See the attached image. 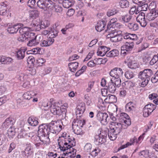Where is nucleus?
<instances>
[{
	"label": "nucleus",
	"mask_w": 158,
	"mask_h": 158,
	"mask_svg": "<svg viewBox=\"0 0 158 158\" xmlns=\"http://www.w3.org/2000/svg\"><path fill=\"white\" fill-rule=\"evenodd\" d=\"M59 148L61 151H65L64 153L62 158H75L77 152L76 150L73 148L75 146L76 142L75 139L70 135H67L64 133L59 137L57 140Z\"/></svg>",
	"instance_id": "1"
},
{
	"label": "nucleus",
	"mask_w": 158,
	"mask_h": 158,
	"mask_svg": "<svg viewBox=\"0 0 158 158\" xmlns=\"http://www.w3.org/2000/svg\"><path fill=\"white\" fill-rule=\"evenodd\" d=\"M38 136L43 144L48 145L50 142L49 138L50 134L48 124H43L38 127Z\"/></svg>",
	"instance_id": "2"
},
{
	"label": "nucleus",
	"mask_w": 158,
	"mask_h": 158,
	"mask_svg": "<svg viewBox=\"0 0 158 158\" xmlns=\"http://www.w3.org/2000/svg\"><path fill=\"white\" fill-rule=\"evenodd\" d=\"M76 114L77 116V119H74L72 123V126L78 127H82L85 124V121L83 118H80L85 112V108L83 104L78 105L77 107Z\"/></svg>",
	"instance_id": "3"
},
{
	"label": "nucleus",
	"mask_w": 158,
	"mask_h": 158,
	"mask_svg": "<svg viewBox=\"0 0 158 158\" xmlns=\"http://www.w3.org/2000/svg\"><path fill=\"white\" fill-rule=\"evenodd\" d=\"M123 73L122 69L120 68L115 67L112 69L109 73L110 75L112 77L110 79V81H114L118 86H120L121 82V78L122 77Z\"/></svg>",
	"instance_id": "4"
},
{
	"label": "nucleus",
	"mask_w": 158,
	"mask_h": 158,
	"mask_svg": "<svg viewBox=\"0 0 158 158\" xmlns=\"http://www.w3.org/2000/svg\"><path fill=\"white\" fill-rule=\"evenodd\" d=\"M153 74L152 71L149 69H145L139 72L138 76L139 78L142 81L141 83L142 87H144L148 84Z\"/></svg>",
	"instance_id": "5"
},
{
	"label": "nucleus",
	"mask_w": 158,
	"mask_h": 158,
	"mask_svg": "<svg viewBox=\"0 0 158 158\" xmlns=\"http://www.w3.org/2000/svg\"><path fill=\"white\" fill-rule=\"evenodd\" d=\"M129 118V116L126 113H121L118 121L112 122V123L120 124L123 129H126L131 124Z\"/></svg>",
	"instance_id": "6"
},
{
	"label": "nucleus",
	"mask_w": 158,
	"mask_h": 158,
	"mask_svg": "<svg viewBox=\"0 0 158 158\" xmlns=\"http://www.w3.org/2000/svg\"><path fill=\"white\" fill-rule=\"evenodd\" d=\"M111 124L114 127L108 130V135L109 138L111 140H115L117 137V135L122 131L123 129L121 127L120 125L111 123Z\"/></svg>",
	"instance_id": "7"
},
{
	"label": "nucleus",
	"mask_w": 158,
	"mask_h": 158,
	"mask_svg": "<svg viewBox=\"0 0 158 158\" xmlns=\"http://www.w3.org/2000/svg\"><path fill=\"white\" fill-rule=\"evenodd\" d=\"M34 153L33 148L31 144L27 143L24 150L21 152L20 156L22 158H30L32 156Z\"/></svg>",
	"instance_id": "8"
},
{
	"label": "nucleus",
	"mask_w": 158,
	"mask_h": 158,
	"mask_svg": "<svg viewBox=\"0 0 158 158\" xmlns=\"http://www.w3.org/2000/svg\"><path fill=\"white\" fill-rule=\"evenodd\" d=\"M50 133L55 134H58L64 128L63 126L59 123V122L52 121L48 124Z\"/></svg>",
	"instance_id": "9"
},
{
	"label": "nucleus",
	"mask_w": 158,
	"mask_h": 158,
	"mask_svg": "<svg viewBox=\"0 0 158 158\" xmlns=\"http://www.w3.org/2000/svg\"><path fill=\"white\" fill-rule=\"evenodd\" d=\"M156 106L152 103L146 105L143 109V115L144 117H148L156 109Z\"/></svg>",
	"instance_id": "10"
},
{
	"label": "nucleus",
	"mask_w": 158,
	"mask_h": 158,
	"mask_svg": "<svg viewBox=\"0 0 158 158\" xmlns=\"http://www.w3.org/2000/svg\"><path fill=\"white\" fill-rule=\"evenodd\" d=\"M20 24L22 25V26L19 29V33L20 34V36L19 38H18V40L22 41L24 40L26 33H27L28 31H31L32 29L30 27H24L23 24L21 23Z\"/></svg>",
	"instance_id": "11"
},
{
	"label": "nucleus",
	"mask_w": 158,
	"mask_h": 158,
	"mask_svg": "<svg viewBox=\"0 0 158 158\" xmlns=\"http://www.w3.org/2000/svg\"><path fill=\"white\" fill-rule=\"evenodd\" d=\"M108 117V114L106 113H103L100 111H99L96 115L97 119L103 124L107 123V118Z\"/></svg>",
	"instance_id": "12"
},
{
	"label": "nucleus",
	"mask_w": 158,
	"mask_h": 158,
	"mask_svg": "<svg viewBox=\"0 0 158 158\" xmlns=\"http://www.w3.org/2000/svg\"><path fill=\"white\" fill-rule=\"evenodd\" d=\"M125 62L127 63L128 67L131 69H135L138 67V64L132 56H127Z\"/></svg>",
	"instance_id": "13"
},
{
	"label": "nucleus",
	"mask_w": 158,
	"mask_h": 158,
	"mask_svg": "<svg viewBox=\"0 0 158 158\" xmlns=\"http://www.w3.org/2000/svg\"><path fill=\"white\" fill-rule=\"evenodd\" d=\"M20 23H18L13 25H10V24L7 25V31L10 34L16 33L19 30V28L21 27Z\"/></svg>",
	"instance_id": "14"
},
{
	"label": "nucleus",
	"mask_w": 158,
	"mask_h": 158,
	"mask_svg": "<svg viewBox=\"0 0 158 158\" xmlns=\"http://www.w3.org/2000/svg\"><path fill=\"white\" fill-rule=\"evenodd\" d=\"M36 4L38 6L42 9V13L46 14L47 12V7L48 3L47 2L46 0H38Z\"/></svg>",
	"instance_id": "15"
},
{
	"label": "nucleus",
	"mask_w": 158,
	"mask_h": 158,
	"mask_svg": "<svg viewBox=\"0 0 158 158\" xmlns=\"http://www.w3.org/2000/svg\"><path fill=\"white\" fill-rule=\"evenodd\" d=\"M137 21L139 23L140 25L143 27H145L147 25L145 20V14L143 12H140L136 18Z\"/></svg>",
	"instance_id": "16"
},
{
	"label": "nucleus",
	"mask_w": 158,
	"mask_h": 158,
	"mask_svg": "<svg viewBox=\"0 0 158 158\" xmlns=\"http://www.w3.org/2000/svg\"><path fill=\"white\" fill-rule=\"evenodd\" d=\"M7 5L4 2L0 3V15L5 16H8V11Z\"/></svg>",
	"instance_id": "17"
},
{
	"label": "nucleus",
	"mask_w": 158,
	"mask_h": 158,
	"mask_svg": "<svg viewBox=\"0 0 158 158\" xmlns=\"http://www.w3.org/2000/svg\"><path fill=\"white\" fill-rule=\"evenodd\" d=\"M152 10L146 16L147 19L149 21L154 20L158 16V9H155V8H152Z\"/></svg>",
	"instance_id": "18"
},
{
	"label": "nucleus",
	"mask_w": 158,
	"mask_h": 158,
	"mask_svg": "<svg viewBox=\"0 0 158 158\" xmlns=\"http://www.w3.org/2000/svg\"><path fill=\"white\" fill-rule=\"evenodd\" d=\"M139 155L145 158H157L154 154L149 152L148 150H143L140 152L139 153Z\"/></svg>",
	"instance_id": "19"
},
{
	"label": "nucleus",
	"mask_w": 158,
	"mask_h": 158,
	"mask_svg": "<svg viewBox=\"0 0 158 158\" xmlns=\"http://www.w3.org/2000/svg\"><path fill=\"white\" fill-rule=\"evenodd\" d=\"M63 110H62V109L60 107H57V108L52 110H50L51 112L54 115H57L58 116L62 115L63 116L64 114L65 115L66 113V110L65 108L64 109L62 108Z\"/></svg>",
	"instance_id": "20"
},
{
	"label": "nucleus",
	"mask_w": 158,
	"mask_h": 158,
	"mask_svg": "<svg viewBox=\"0 0 158 158\" xmlns=\"http://www.w3.org/2000/svg\"><path fill=\"white\" fill-rule=\"evenodd\" d=\"M106 24V21L102 19V20L99 21L95 26L96 30L98 31H101L104 29Z\"/></svg>",
	"instance_id": "21"
},
{
	"label": "nucleus",
	"mask_w": 158,
	"mask_h": 158,
	"mask_svg": "<svg viewBox=\"0 0 158 158\" xmlns=\"http://www.w3.org/2000/svg\"><path fill=\"white\" fill-rule=\"evenodd\" d=\"M137 138L134 136L133 138H131L130 142H128L126 144L124 145H123L121 146L118 149V151H119L120 150L123 149L129 146H131L132 145H134L135 143H137Z\"/></svg>",
	"instance_id": "22"
},
{
	"label": "nucleus",
	"mask_w": 158,
	"mask_h": 158,
	"mask_svg": "<svg viewBox=\"0 0 158 158\" xmlns=\"http://www.w3.org/2000/svg\"><path fill=\"white\" fill-rule=\"evenodd\" d=\"M110 49V48H107L104 46H101L98 48L97 52L98 55L104 56L105 55H106L107 53L108 52Z\"/></svg>",
	"instance_id": "23"
},
{
	"label": "nucleus",
	"mask_w": 158,
	"mask_h": 158,
	"mask_svg": "<svg viewBox=\"0 0 158 158\" xmlns=\"http://www.w3.org/2000/svg\"><path fill=\"white\" fill-rule=\"evenodd\" d=\"M59 105L58 103L52 102L51 101L48 102L47 103H44L43 104V106L46 108V109L50 108V110L56 108L57 107H59Z\"/></svg>",
	"instance_id": "24"
},
{
	"label": "nucleus",
	"mask_w": 158,
	"mask_h": 158,
	"mask_svg": "<svg viewBox=\"0 0 158 158\" xmlns=\"http://www.w3.org/2000/svg\"><path fill=\"white\" fill-rule=\"evenodd\" d=\"M15 121V120L10 116L6 118L3 123L2 126L3 128H7L9 126L14 124Z\"/></svg>",
	"instance_id": "25"
},
{
	"label": "nucleus",
	"mask_w": 158,
	"mask_h": 158,
	"mask_svg": "<svg viewBox=\"0 0 158 158\" xmlns=\"http://www.w3.org/2000/svg\"><path fill=\"white\" fill-rule=\"evenodd\" d=\"M106 141V139L104 137L102 138L99 135L95 136L94 137V142L96 145H100Z\"/></svg>",
	"instance_id": "26"
},
{
	"label": "nucleus",
	"mask_w": 158,
	"mask_h": 158,
	"mask_svg": "<svg viewBox=\"0 0 158 158\" xmlns=\"http://www.w3.org/2000/svg\"><path fill=\"white\" fill-rule=\"evenodd\" d=\"M123 39L128 40H137L138 38L137 35L134 34H131L128 33H125L123 36Z\"/></svg>",
	"instance_id": "27"
},
{
	"label": "nucleus",
	"mask_w": 158,
	"mask_h": 158,
	"mask_svg": "<svg viewBox=\"0 0 158 158\" xmlns=\"http://www.w3.org/2000/svg\"><path fill=\"white\" fill-rule=\"evenodd\" d=\"M116 82L114 81H111L108 84V89L109 91L112 93L114 92L116 90V87H119L120 86H118L115 84Z\"/></svg>",
	"instance_id": "28"
},
{
	"label": "nucleus",
	"mask_w": 158,
	"mask_h": 158,
	"mask_svg": "<svg viewBox=\"0 0 158 158\" xmlns=\"http://www.w3.org/2000/svg\"><path fill=\"white\" fill-rule=\"evenodd\" d=\"M108 31L109 34L107 35V37L108 38H110L111 39L113 38L116 35H117V33L118 32L115 31L114 30H113L111 29V27H109V25L108 24L107 26V29L105 31Z\"/></svg>",
	"instance_id": "29"
},
{
	"label": "nucleus",
	"mask_w": 158,
	"mask_h": 158,
	"mask_svg": "<svg viewBox=\"0 0 158 158\" xmlns=\"http://www.w3.org/2000/svg\"><path fill=\"white\" fill-rule=\"evenodd\" d=\"M134 46L133 42H126L124 45L122 46L121 48L122 50H126V51L129 52L132 50Z\"/></svg>",
	"instance_id": "30"
},
{
	"label": "nucleus",
	"mask_w": 158,
	"mask_h": 158,
	"mask_svg": "<svg viewBox=\"0 0 158 158\" xmlns=\"http://www.w3.org/2000/svg\"><path fill=\"white\" fill-rule=\"evenodd\" d=\"M38 118L33 116L29 117L27 121L29 125L32 126H37L38 123Z\"/></svg>",
	"instance_id": "31"
},
{
	"label": "nucleus",
	"mask_w": 158,
	"mask_h": 158,
	"mask_svg": "<svg viewBox=\"0 0 158 158\" xmlns=\"http://www.w3.org/2000/svg\"><path fill=\"white\" fill-rule=\"evenodd\" d=\"M132 19V16L130 15H126L121 16L119 18V19L123 23H128Z\"/></svg>",
	"instance_id": "32"
},
{
	"label": "nucleus",
	"mask_w": 158,
	"mask_h": 158,
	"mask_svg": "<svg viewBox=\"0 0 158 158\" xmlns=\"http://www.w3.org/2000/svg\"><path fill=\"white\" fill-rule=\"evenodd\" d=\"M126 25L127 26L129 29L132 31H137L139 28L138 24L134 22L129 23Z\"/></svg>",
	"instance_id": "33"
},
{
	"label": "nucleus",
	"mask_w": 158,
	"mask_h": 158,
	"mask_svg": "<svg viewBox=\"0 0 158 158\" xmlns=\"http://www.w3.org/2000/svg\"><path fill=\"white\" fill-rule=\"evenodd\" d=\"M54 41L53 39L48 37V40L42 41L40 44L42 47L48 46L52 44Z\"/></svg>",
	"instance_id": "34"
},
{
	"label": "nucleus",
	"mask_w": 158,
	"mask_h": 158,
	"mask_svg": "<svg viewBox=\"0 0 158 158\" xmlns=\"http://www.w3.org/2000/svg\"><path fill=\"white\" fill-rule=\"evenodd\" d=\"M74 3V2L73 0H63L62 2L63 7L67 8L72 6Z\"/></svg>",
	"instance_id": "35"
},
{
	"label": "nucleus",
	"mask_w": 158,
	"mask_h": 158,
	"mask_svg": "<svg viewBox=\"0 0 158 158\" xmlns=\"http://www.w3.org/2000/svg\"><path fill=\"white\" fill-rule=\"evenodd\" d=\"M136 108L135 104L132 102H128L125 106V110L127 111L130 112L134 110Z\"/></svg>",
	"instance_id": "36"
},
{
	"label": "nucleus",
	"mask_w": 158,
	"mask_h": 158,
	"mask_svg": "<svg viewBox=\"0 0 158 158\" xmlns=\"http://www.w3.org/2000/svg\"><path fill=\"white\" fill-rule=\"evenodd\" d=\"M68 65L70 70L72 72H74L78 66V63L77 62H71L69 63Z\"/></svg>",
	"instance_id": "37"
},
{
	"label": "nucleus",
	"mask_w": 158,
	"mask_h": 158,
	"mask_svg": "<svg viewBox=\"0 0 158 158\" xmlns=\"http://www.w3.org/2000/svg\"><path fill=\"white\" fill-rule=\"evenodd\" d=\"M25 49H21L16 52V57L18 60L23 59L25 56Z\"/></svg>",
	"instance_id": "38"
},
{
	"label": "nucleus",
	"mask_w": 158,
	"mask_h": 158,
	"mask_svg": "<svg viewBox=\"0 0 158 158\" xmlns=\"http://www.w3.org/2000/svg\"><path fill=\"white\" fill-rule=\"evenodd\" d=\"M73 131L77 135H82L84 134V132L81 128V127L72 126Z\"/></svg>",
	"instance_id": "39"
},
{
	"label": "nucleus",
	"mask_w": 158,
	"mask_h": 158,
	"mask_svg": "<svg viewBox=\"0 0 158 158\" xmlns=\"http://www.w3.org/2000/svg\"><path fill=\"white\" fill-rule=\"evenodd\" d=\"M120 31H118L117 33V35L115 36L113 38L111 39V41L113 42H117L121 41L123 39V36L120 32Z\"/></svg>",
	"instance_id": "40"
},
{
	"label": "nucleus",
	"mask_w": 158,
	"mask_h": 158,
	"mask_svg": "<svg viewBox=\"0 0 158 158\" xmlns=\"http://www.w3.org/2000/svg\"><path fill=\"white\" fill-rule=\"evenodd\" d=\"M105 100H107L109 103H114L116 101L117 98L114 95L108 94Z\"/></svg>",
	"instance_id": "41"
},
{
	"label": "nucleus",
	"mask_w": 158,
	"mask_h": 158,
	"mask_svg": "<svg viewBox=\"0 0 158 158\" xmlns=\"http://www.w3.org/2000/svg\"><path fill=\"white\" fill-rule=\"evenodd\" d=\"M39 13L38 10H33L29 11V17L32 19H36L39 16Z\"/></svg>",
	"instance_id": "42"
},
{
	"label": "nucleus",
	"mask_w": 158,
	"mask_h": 158,
	"mask_svg": "<svg viewBox=\"0 0 158 158\" xmlns=\"http://www.w3.org/2000/svg\"><path fill=\"white\" fill-rule=\"evenodd\" d=\"M35 95L33 91H28L25 93L23 95V97L26 99L29 100Z\"/></svg>",
	"instance_id": "43"
},
{
	"label": "nucleus",
	"mask_w": 158,
	"mask_h": 158,
	"mask_svg": "<svg viewBox=\"0 0 158 158\" xmlns=\"http://www.w3.org/2000/svg\"><path fill=\"white\" fill-rule=\"evenodd\" d=\"M119 5L122 8H126L129 7V3L127 0H121L119 2Z\"/></svg>",
	"instance_id": "44"
},
{
	"label": "nucleus",
	"mask_w": 158,
	"mask_h": 158,
	"mask_svg": "<svg viewBox=\"0 0 158 158\" xmlns=\"http://www.w3.org/2000/svg\"><path fill=\"white\" fill-rule=\"evenodd\" d=\"M36 37H34V38L30 40L27 43V45L30 47H32L37 45L38 44V42L36 41Z\"/></svg>",
	"instance_id": "45"
},
{
	"label": "nucleus",
	"mask_w": 158,
	"mask_h": 158,
	"mask_svg": "<svg viewBox=\"0 0 158 158\" xmlns=\"http://www.w3.org/2000/svg\"><path fill=\"white\" fill-rule=\"evenodd\" d=\"M118 12V10L115 8L109 9L107 12V15L108 17L114 15Z\"/></svg>",
	"instance_id": "46"
},
{
	"label": "nucleus",
	"mask_w": 158,
	"mask_h": 158,
	"mask_svg": "<svg viewBox=\"0 0 158 158\" xmlns=\"http://www.w3.org/2000/svg\"><path fill=\"white\" fill-rule=\"evenodd\" d=\"M30 31H28L27 33H26V34L25 35V38L24 40L29 38L30 40L34 38V37H36L35 35V34L33 32H30Z\"/></svg>",
	"instance_id": "47"
},
{
	"label": "nucleus",
	"mask_w": 158,
	"mask_h": 158,
	"mask_svg": "<svg viewBox=\"0 0 158 158\" xmlns=\"http://www.w3.org/2000/svg\"><path fill=\"white\" fill-rule=\"evenodd\" d=\"M125 76L127 79H130L134 77V74L133 72L130 71H128L125 72Z\"/></svg>",
	"instance_id": "48"
},
{
	"label": "nucleus",
	"mask_w": 158,
	"mask_h": 158,
	"mask_svg": "<svg viewBox=\"0 0 158 158\" xmlns=\"http://www.w3.org/2000/svg\"><path fill=\"white\" fill-rule=\"evenodd\" d=\"M32 27L33 28L35 29L37 31H39L42 28V26L41 25V23L40 22L38 23H33L31 24Z\"/></svg>",
	"instance_id": "49"
},
{
	"label": "nucleus",
	"mask_w": 158,
	"mask_h": 158,
	"mask_svg": "<svg viewBox=\"0 0 158 158\" xmlns=\"http://www.w3.org/2000/svg\"><path fill=\"white\" fill-rule=\"evenodd\" d=\"M84 101L88 106H90L92 101L88 94H86L84 96Z\"/></svg>",
	"instance_id": "50"
},
{
	"label": "nucleus",
	"mask_w": 158,
	"mask_h": 158,
	"mask_svg": "<svg viewBox=\"0 0 158 158\" xmlns=\"http://www.w3.org/2000/svg\"><path fill=\"white\" fill-rule=\"evenodd\" d=\"M7 133L10 138H13L15 135V132L13 129L11 128H10L7 131Z\"/></svg>",
	"instance_id": "51"
},
{
	"label": "nucleus",
	"mask_w": 158,
	"mask_h": 158,
	"mask_svg": "<svg viewBox=\"0 0 158 158\" xmlns=\"http://www.w3.org/2000/svg\"><path fill=\"white\" fill-rule=\"evenodd\" d=\"M42 28H46L48 27L50 24V22L48 20H44L40 22Z\"/></svg>",
	"instance_id": "52"
},
{
	"label": "nucleus",
	"mask_w": 158,
	"mask_h": 158,
	"mask_svg": "<svg viewBox=\"0 0 158 158\" xmlns=\"http://www.w3.org/2000/svg\"><path fill=\"white\" fill-rule=\"evenodd\" d=\"M158 61V53L157 55H154L152 59L150 62V64L153 65L155 64Z\"/></svg>",
	"instance_id": "53"
},
{
	"label": "nucleus",
	"mask_w": 158,
	"mask_h": 158,
	"mask_svg": "<svg viewBox=\"0 0 158 158\" xmlns=\"http://www.w3.org/2000/svg\"><path fill=\"white\" fill-rule=\"evenodd\" d=\"M35 0H29L27 2V5L31 8H33L35 5Z\"/></svg>",
	"instance_id": "54"
},
{
	"label": "nucleus",
	"mask_w": 158,
	"mask_h": 158,
	"mask_svg": "<svg viewBox=\"0 0 158 158\" xmlns=\"http://www.w3.org/2000/svg\"><path fill=\"white\" fill-rule=\"evenodd\" d=\"M92 148V145L89 143H87L84 147V149L87 152H90V150Z\"/></svg>",
	"instance_id": "55"
},
{
	"label": "nucleus",
	"mask_w": 158,
	"mask_h": 158,
	"mask_svg": "<svg viewBox=\"0 0 158 158\" xmlns=\"http://www.w3.org/2000/svg\"><path fill=\"white\" fill-rule=\"evenodd\" d=\"M122 25L121 23L117 22L111 26L110 27H111V29L113 28L118 29L122 27Z\"/></svg>",
	"instance_id": "56"
},
{
	"label": "nucleus",
	"mask_w": 158,
	"mask_h": 158,
	"mask_svg": "<svg viewBox=\"0 0 158 158\" xmlns=\"http://www.w3.org/2000/svg\"><path fill=\"white\" fill-rule=\"evenodd\" d=\"M16 147L15 144L14 143H11L10 145L9 149L8 150V153H10Z\"/></svg>",
	"instance_id": "57"
},
{
	"label": "nucleus",
	"mask_w": 158,
	"mask_h": 158,
	"mask_svg": "<svg viewBox=\"0 0 158 158\" xmlns=\"http://www.w3.org/2000/svg\"><path fill=\"white\" fill-rule=\"evenodd\" d=\"M45 62V60L42 58H39L37 60V63L39 66H42Z\"/></svg>",
	"instance_id": "58"
},
{
	"label": "nucleus",
	"mask_w": 158,
	"mask_h": 158,
	"mask_svg": "<svg viewBox=\"0 0 158 158\" xmlns=\"http://www.w3.org/2000/svg\"><path fill=\"white\" fill-rule=\"evenodd\" d=\"M139 8L142 11H145L148 9V5L147 4L144 3L141 5H138Z\"/></svg>",
	"instance_id": "59"
},
{
	"label": "nucleus",
	"mask_w": 158,
	"mask_h": 158,
	"mask_svg": "<svg viewBox=\"0 0 158 158\" xmlns=\"http://www.w3.org/2000/svg\"><path fill=\"white\" fill-rule=\"evenodd\" d=\"M146 0H133L134 3L138 5H141L146 2Z\"/></svg>",
	"instance_id": "60"
},
{
	"label": "nucleus",
	"mask_w": 158,
	"mask_h": 158,
	"mask_svg": "<svg viewBox=\"0 0 158 158\" xmlns=\"http://www.w3.org/2000/svg\"><path fill=\"white\" fill-rule=\"evenodd\" d=\"M74 12L75 11L73 9H71L68 10L66 13V15L68 16L71 17L73 15Z\"/></svg>",
	"instance_id": "61"
},
{
	"label": "nucleus",
	"mask_w": 158,
	"mask_h": 158,
	"mask_svg": "<svg viewBox=\"0 0 158 158\" xmlns=\"http://www.w3.org/2000/svg\"><path fill=\"white\" fill-rule=\"evenodd\" d=\"M100 150L99 149H94L92 152H90L91 155L93 156H96L98 155V153L100 152Z\"/></svg>",
	"instance_id": "62"
},
{
	"label": "nucleus",
	"mask_w": 158,
	"mask_h": 158,
	"mask_svg": "<svg viewBox=\"0 0 158 158\" xmlns=\"http://www.w3.org/2000/svg\"><path fill=\"white\" fill-rule=\"evenodd\" d=\"M25 135V132L23 130H21L20 132L19 133L18 135V138H23L24 137V136Z\"/></svg>",
	"instance_id": "63"
},
{
	"label": "nucleus",
	"mask_w": 158,
	"mask_h": 158,
	"mask_svg": "<svg viewBox=\"0 0 158 158\" xmlns=\"http://www.w3.org/2000/svg\"><path fill=\"white\" fill-rule=\"evenodd\" d=\"M27 61L29 64H33L35 61V59L33 56H30L28 58Z\"/></svg>",
	"instance_id": "64"
}]
</instances>
